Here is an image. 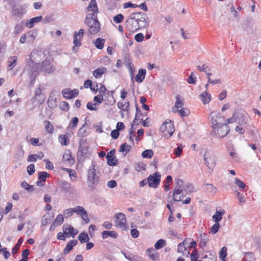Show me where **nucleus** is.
Here are the masks:
<instances>
[{
  "instance_id": "cd10ccee",
  "label": "nucleus",
  "mask_w": 261,
  "mask_h": 261,
  "mask_svg": "<svg viewBox=\"0 0 261 261\" xmlns=\"http://www.w3.org/2000/svg\"><path fill=\"white\" fill-rule=\"evenodd\" d=\"M186 240H185L182 242L179 243L177 247V251L179 253H181L184 255H188L189 254V252L187 250L186 247H185V243Z\"/></svg>"
},
{
  "instance_id": "4be33fe9",
  "label": "nucleus",
  "mask_w": 261,
  "mask_h": 261,
  "mask_svg": "<svg viewBox=\"0 0 261 261\" xmlns=\"http://www.w3.org/2000/svg\"><path fill=\"white\" fill-rule=\"evenodd\" d=\"M77 241L76 240L69 241L66 244L65 248L64 249V253L65 254L69 253L72 250L73 247L77 244Z\"/></svg>"
},
{
  "instance_id": "052dcab7",
  "label": "nucleus",
  "mask_w": 261,
  "mask_h": 261,
  "mask_svg": "<svg viewBox=\"0 0 261 261\" xmlns=\"http://www.w3.org/2000/svg\"><path fill=\"white\" fill-rule=\"evenodd\" d=\"M23 29V25L21 24H17L16 25L14 29V33L15 34H18L22 31Z\"/></svg>"
},
{
  "instance_id": "e2e57ef3",
  "label": "nucleus",
  "mask_w": 261,
  "mask_h": 261,
  "mask_svg": "<svg viewBox=\"0 0 261 261\" xmlns=\"http://www.w3.org/2000/svg\"><path fill=\"white\" fill-rule=\"evenodd\" d=\"M198 254L196 250L193 251L191 254V261H197L198 258Z\"/></svg>"
},
{
  "instance_id": "a18cd8bd",
  "label": "nucleus",
  "mask_w": 261,
  "mask_h": 261,
  "mask_svg": "<svg viewBox=\"0 0 261 261\" xmlns=\"http://www.w3.org/2000/svg\"><path fill=\"white\" fill-rule=\"evenodd\" d=\"M177 112L179 113L181 117H183L188 116L190 113V111L188 109L183 107L181 108L180 110H178Z\"/></svg>"
},
{
  "instance_id": "423d86ee",
  "label": "nucleus",
  "mask_w": 261,
  "mask_h": 261,
  "mask_svg": "<svg viewBox=\"0 0 261 261\" xmlns=\"http://www.w3.org/2000/svg\"><path fill=\"white\" fill-rule=\"evenodd\" d=\"M183 181L181 179H178L177 181V186H175L173 193V200L175 201H181L183 197L182 190L180 187V185H182Z\"/></svg>"
},
{
  "instance_id": "ea45409f",
  "label": "nucleus",
  "mask_w": 261,
  "mask_h": 261,
  "mask_svg": "<svg viewBox=\"0 0 261 261\" xmlns=\"http://www.w3.org/2000/svg\"><path fill=\"white\" fill-rule=\"evenodd\" d=\"M78 239L81 243L87 242L89 240V236L86 232L81 233L79 236Z\"/></svg>"
},
{
  "instance_id": "393cba45",
  "label": "nucleus",
  "mask_w": 261,
  "mask_h": 261,
  "mask_svg": "<svg viewBox=\"0 0 261 261\" xmlns=\"http://www.w3.org/2000/svg\"><path fill=\"white\" fill-rule=\"evenodd\" d=\"M69 134L66 133V134L60 135L59 137V141L62 145L66 146L69 143Z\"/></svg>"
},
{
  "instance_id": "6e6552de",
  "label": "nucleus",
  "mask_w": 261,
  "mask_h": 261,
  "mask_svg": "<svg viewBox=\"0 0 261 261\" xmlns=\"http://www.w3.org/2000/svg\"><path fill=\"white\" fill-rule=\"evenodd\" d=\"M160 181L161 175L158 172H155L152 175H149L147 178L148 186L150 188H156L160 184Z\"/></svg>"
},
{
  "instance_id": "7ed1b4c3",
  "label": "nucleus",
  "mask_w": 261,
  "mask_h": 261,
  "mask_svg": "<svg viewBox=\"0 0 261 261\" xmlns=\"http://www.w3.org/2000/svg\"><path fill=\"white\" fill-rule=\"evenodd\" d=\"M160 129L163 137L169 138L171 137L174 132L173 123L170 120H166L161 125Z\"/></svg>"
},
{
  "instance_id": "6ab92c4d",
  "label": "nucleus",
  "mask_w": 261,
  "mask_h": 261,
  "mask_svg": "<svg viewBox=\"0 0 261 261\" xmlns=\"http://www.w3.org/2000/svg\"><path fill=\"white\" fill-rule=\"evenodd\" d=\"M49 176V174L46 172L42 171L38 173V181H37L36 185L38 186H42L44 182L46 181V178Z\"/></svg>"
},
{
  "instance_id": "13d9d810",
  "label": "nucleus",
  "mask_w": 261,
  "mask_h": 261,
  "mask_svg": "<svg viewBox=\"0 0 261 261\" xmlns=\"http://www.w3.org/2000/svg\"><path fill=\"white\" fill-rule=\"evenodd\" d=\"M187 81L190 84H194L196 83V77L194 76L193 72H192L191 75L188 77Z\"/></svg>"
},
{
  "instance_id": "3c124183",
  "label": "nucleus",
  "mask_w": 261,
  "mask_h": 261,
  "mask_svg": "<svg viewBox=\"0 0 261 261\" xmlns=\"http://www.w3.org/2000/svg\"><path fill=\"white\" fill-rule=\"evenodd\" d=\"M235 184L241 189H244L246 187L245 184L238 178L234 179Z\"/></svg>"
},
{
  "instance_id": "4d7b16f0",
  "label": "nucleus",
  "mask_w": 261,
  "mask_h": 261,
  "mask_svg": "<svg viewBox=\"0 0 261 261\" xmlns=\"http://www.w3.org/2000/svg\"><path fill=\"white\" fill-rule=\"evenodd\" d=\"M21 186L22 188L27 190L30 191H32L33 190V187L31 185H30L26 181H22L21 182Z\"/></svg>"
},
{
  "instance_id": "6e6d98bb",
  "label": "nucleus",
  "mask_w": 261,
  "mask_h": 261,
  "mask_svg": "<svg viewBox=\"0 0 261 261\" xmlns=\"http://www.w3.org/2000/svg\"><path fill=\"white\" fill-rule=\"evenodd\" d=\"M35 171V165L33 164H30L27 167V172L30 175H33Z\"/></svg>"
},
{
  "instance_id": "0e129e2a",
  "label": "nucleus",
  "mask_w": 261,
  "mask_h": 261,
  "mask_svg": "<svg viewBox=\"0 0 261 261\" xmlns=\"http://www.w3.org/2000/svg\"><path fill=\"white\" fill-rule=\"evenodd\" d=\"M130 146L126 143H124L121 145L120 148H119V151L120 152H124L125 151H129V150Z\"/></svg>"
},
{
  "instance_id": "b1692460",
  "label": "nucleus",
  "mask_w": 261,
  "mask_h": 261,
  "mask_svg": "<svg viewBox=\"0 0 261 261\" xmlns=\"http://www.w3.org/2000/svg\"><path fill=\"white\" fill-rule=\"evenodd\" d=\"M146 72L145 69H140L135 77V81L138 83L142 82L145 78Z\"/></svg>"
},
{
  "instance_id": "20e7f679",
  "label": "nucleus",
  "mask_w": 261,
  "mask_h": 261,
  "mask_svg": "<svg viewBox=\"0 0 261 261\" xmlns=\"http://www.w3.org/2000/svg\"><path fill=\"white\" fill-rule=\"evenodd\" d=\"M115 218L116 227L122 230L126 229L127 220L125 215L123 213H119L116 214Z\"/></svg>"
},
{
  "instance_id": "8fccbe9b",
  "label": "nucleus",
  "mask_w": 261,
  "mask_h": 261,
  "mask_svg": "<svg viewBox=\"0 0 261 261\" xmlns=\"http://www.w3.org/2000/svg\"><path fill=\"white\" fill-rule=\"evenodd\" d=\"M65 170L69 173V175L71 178L72 177L75 178V179L73 180L74 181L76 180L77 174L76 172L73 169L66 168L65 169Z\"/></svg>"
},
{
  "instance_id": "c756f323",
  "label": "nucleus",
  "mask_w": 261,
  "mask_h": 261,
  "mask_svg": "<svg viewBox=\"0 0 261 261\" xmlns=\"http://www.w3.org/2000/svg\"><path fill=\"white\" fill-rule=\"evenodd\" d=\"M118 108L122 111H128L129 110V102L128 101H119L117 103Z\"/></svg>"
},
{
  "instance_id": "09e8293b",
  "label": "nucleus",
  "mask_w": 261,
  "mask_h": 261,
  "mask_svg": "<svg viewBox=\"0 0 261 261\" xmlns=\"http://www.w3.org/2000/svg\"><path fill=\"white\" fill-rule=\"evenodd\" d=\"M172 177L171 176L168 175L167 176V177L166 178V181L165 182V190L166 191H168L169 190L170 183L172 181Z\"/></svg>"
},
{
  "instance_id": "f8f14e48",
  "label": "nucleus",
  "mask_w": 261,
  "mask_h": 261,
  "mask_svg": "<svg viewBox=\"0 0 261 261\" xmlns=\"http://www.w3.org/2000/svg\"><path fill=\"white\" fill-rule=\"evenodd\" d=\"M84 34V30L82 29H80L79 32H75L73 36V43L74 46L73 49H75V47H80L81 45V40L82 39Z\"/></svg>"
},
{
  "instance_id": "37998d69",
  "label": "nucleus",
  "mask_w": 261,
  "mask_h": 261,
  "mask_svg": "<svg viewBox=\"0 0 261 261\" xmlns=\"http://www.w3.org/2000/svg\"><path fill=\"white\" fill-rule=\"evenodd\" d=\"M166 241L163 239L159 240L155 244L154 247L156 249H160L165 246Z\"/></svg>"
},
{
  "instance_id": "79ce46f5",
  "label": "nucleus",
  "mask_w": 261,
  "mask_h": 261,
  "mask_svg": "<svg viewBox=\"0 0 261 261\" xmlns=\"http://www.w3.org/2000/svg\"><path fill=\"white\" fill-rule=\"evenodd\" d=\"M227 255V248L223 247L219 252V258L221 260L225 261V258Z\"/></svg>"
},
{
  "instance_id": "c85d7f7f",
  "label": "nucleus",
  "mask_w": 261,
  "mask_h": 261,
  "mask_svg": "<svg viewBox=\"0 0 261 261\" xmlns=\"http://www.w3.org/2000/svg\"><path fill=\"white\" fill-rule=\"evenodd\" d=\"M225 212L224 210L217 211L213 216V219L215 223H219L222 219Z\"/></svg>"
},
{
  "instance_id": "bf43d9fd",
  "label": "nucleus",
  "mask_w": 261,
  "mask_h": 261,
  "mask_svg": "<svg viewBox=\"0 0 261 261\" xmlns=\"http://www.w3.org/2000/svg\"><path fill=\"white\" fill-rule=\"evenodd\" d=\"M236 192L237 193V198L239 199L240 203H245V199L244 195L243 194L240 193L238 191H236Z\"/></svg>"
},
{
  "instance_id": "473e14b6",
  "label": "nucleus",
  "mask_w": 261,
  "mask_h": 261,
  "mask_svg": "<svg viewBox=\"0 0 261 261\" xmlns=\"http://www.w3.org/2000/svg\"><path fill=\"white\" fill-rule=\"evenodd\" d=\"M43 123L46 131L48 133L52 134L54 132V127L51 122L48 120H45Z\"/></svg>"
},
{
  "instance_id": "a211bd4d",
  "label": "nucleus",
  "mask_w": 261,
  "mask_h": 261,
  "mask_svg": "<svg viewBox=\"0 0 261 261\" xmlns=\"http://www.w3.org/2000/svg\"><path fill=\"white\" fill-rule=\"evenodd\" d=\"M175 103L174 107L172 108V111L173 113H176L178 111L179 108H183L184 104L183 99H181V97L179 95H176L175 96Z\"/></svg>"
},
{
  "instance_id": "39448f33",
  "label": "nucleus",
  "mask_w": 261,
  "mask_h": 261,
  "mask_svg": "<svg viewBox=\"0 0 261 261\" xmlns=\"http://www.w3.org/2000/svg\"><path fill=\"white\" fill-rule=\"evenodd\" d=\"M138 26L136 19L132 18L127 19L126 21V29L129 33H125V36L128 37L129 35L139 30Z\"/></svg>"
},
{
  "instance_id": "49530a36",
  "label": "nucleus",
  "mask_w": 261,
  "mask_h": 261,
  "mask_svg": "<svg viewBox=\"0 0 261 261\" xmlns=\"http://www.w3.org/2000/svg\"><path fill=\"white\" fill-rule=\"evenodd\" d=\"M74 214L73 208L66 209L63 212V215L66 218H68L71 217Z\"/></svg>"
},
{
  "instance_id": "680f3d73",
  "label": "nucleus",
  "mask_w": 261,
  "mask_h": 261,
  "mask_svg": "<svg viewBox=\"0 0 261 261\" xmlns=\"http://www.w3.org/2000/svg\"><path fill=\"white\" fill-rule=\"evenodd\" d=\"M38 159L36 154H30L28 156L27 161L29 162H35Z\"/></svg>"
},
{
  "instance_id": "412c9836",
  "label": "nucleus",
  "mask_w": 261,
  "mask_h": 261,
  "mask_svg": "<svg viewBox=\"0 0 261 261\" xmlns=\"http://www.w3.org/2000/svg\"><path fill=\"white\" fill-rule=\"evenodd\" d=\"M146 253L152 260L156 261L158 260L159 254L153 248H148L146 250Z\"/></svg>"
},
{
  "instance_id": "9b49d317",
  "label": "nucleus",
  "mask_w": 261,
  "mask_h": 261,
  "mask_svg": "<svg viewBox=\"0 0 261 261\" xmlns=\"http://www.w3.org/2000/svg\"><path fill=\"white\" fill-rule=\"evenodd\" d=\"M214 129L216 134L220 138L226 136L229 131L227 125L221 123H220V125H217V128Z\"/></svg>"
},
{
  "instance_id": "4c0bfd02",
  "label": "nucleus",
  "mask_w": 261,
  "mask_h": 261,
  "mask_svg": "<svg viewBox=\"0 0 261 261\" xmlns=\"http://www.w3.org/2000/svg\"><path fill=\"white\" fill-rule=\"evenodd\" d=\"M27 36H30L33 40H34L35 39V37L34 36L33 33H32V31H29L27 33H25L21 36L19 40L20 42L21 43H25Z\"/></svg>"
},
{
  "instance_id": "a878e982",
  "label": "nucleus",
  "mask_w": 261,
  "mask_h": 261,
  "mask_svg": "<svg viewBox=\"0 0 261 261\" xmlns=\"http://www.w3.org/2000/svg\"><path fill=\"white\" fill-rule=\"evenodd\" d=\"M41 19V16L33 17L27 21L26 26L28 28L31 29L34 27L35 23H37L40 21Z\"/></svg>"
},
{
  "instance_id": "f03ea898",
  "label": "nucleus",
  "mask_w": 261,
  "mask_h": 261,
  "mask_svg": "<svg viewBox=\"0 0 261 261\" xmlns=\"http://www.w3.org/2000/svg\"><path fill=\"white\" fill-rule=\"evenodd\" d=\"M85 22L89 27L88 32L90 34L95 35L100 31V24L97 17L90 18L87 16L85 18Z\"/></svg>"
},
{
  "instance_id": "aec40b11",
  "label": "nucleus",
  "mask_w": 261,
  "mask_h": 261,
  "mask_svg": "<svg viewBox=\"0 0 261 261\" xmlns=\"http://www.w3.org/2000/svg\"><path fill=\"white\" fill-rule=\"evenodd\" d=\"M107 72V69L105 67L97 68L93 71L92 74L96 79H99L102 77V75Z\"/></svg>"
},
{
  "instance_id": "f704fd0d",
  "label": "nucleus",
  "mask_w": 261,
  "mask_h": 261,
  "mask_svg": "<svg viewBox=\"0 0 261 261\" xmlns=\"http://www.w3.org/2000/svg\"><path fill=\"white\" fill-rule=\"evenodd\" d=\"M105 40L100 38H98L94 41V45L96 47L99 49H101L104 47Z\"/></svg>"
},
{
  "instance_id": "ddd939ff",
  "label": "nucleus",
  "mask_w": 261,
  "mask_h": 261,
  "mask_svg": "<svg viewBox=\"0 0 261 261\" xmlns=\"http://www.w3.org/2000/svg\"><path fill=\"white\" fill-rule=\"evenodd\" d=\"M79 93V91L76 89L73 90L69 88L64 89L62 91V94L63 97L67 99H70L76 97Z\"/></svg>"
},
{
  "instance_id": "603ef678",
  "label": "nucleus",
  "mask_w": 261,
  "mask_h": 261,
  "mask_svg": "<svg viewBox=\"0 0 261 261\" xmlns=\"http://www.w3.org/2000/svg\"><path fill=\"white\" fill-rule=\"evenodd\" d=\"M220 227V224L219 223H215L211 228L210 232L213 234L216 233Z\"/></svg>"
},
{
  "instance_id": "0eeeda50",
  "label": "nucleus",
  "mask_w": 261,
  "mask_h": 261,
  "mask_svg": "<svg viewBox=\"0 0 261 261\" xmlns=\"http://www.w3.org/2000/svg\"><path fill=\"white\" fill-rule=\"evenodd\" d=\"M216 156L210 152H205L204 154V161L205 165L210 169H213L216 166Z\"/></svg>"
},
{
  "instance_id": "c9c22d12",
  "label": "nucleus",
  "mask_w": 261,
  "mask_h": 261,
  "mask_svg": "<svg viewBox=\"0 0 261 261\" xmlns=\"http://www.w3.org/2000/svg\"><path fill=\"white\" fill-rule=\"evenodd\" d=\"M17 60V58L16 56H13V57H10L9 59V61H8L9 70H11L14 68V66L16 65Z\"/></svg>"
},
{
  "instance_id": "bb28decb",
  "label": "nucleus",
  "mask_w": 261,
  "mask_h": 261,
  "mask_svg": "<svg viewBox=\"0 0 261 261\" xmlns=\"http://www.w3.org/2000/svg\"><path fill=\"white\" fill-rule=\"evenodd\" d=\"M200 97L202 103L204 105L208 104L211 100V95L206 91L202 92L200 95Z\"/></svg>"
},
{
  "instance_id": "7c9ffc66",
  "label": "nucleus",
  "mask_w": 261,
  "mask_h": 261,
  "mask_svg": "<svg viewBox=\"0 0 261 261\" xmlns=\"http://www.w3.org/2000/svg\"><path fill=\"white\" fill-rule=\"evenodd\" d=\"M78 154L83 157H87L89 155L88 147L82 146V143H80Z\"/></svg>"
},
{
  "instance_id": "69168bd1",
  "label": "nucleus",
  "mask_w": 261,
  "mask_h": 261,
  "mask_svg": "<svg viewBox=\"0 0 261 261\" xmlns=\"http://www.w3.org/2000/svg\"><path fill=\"white\" fill-rule=\"evenodd\" d=\"M182 149L183 146L182 144L179 145L175 150V155L177 156H180L181 155Z\"/></svg>"
},
{
  "instance_id": "774afa93",
  "label": "nucleus",
  "mask_w": 261,
  "mask_h": 261,
  "mask_svg": "<svg viewBox=\"0 0 261 261\" xmlns=\"http://www.w3.org/2000/svg\"><path fill=\"white\" fill-rule=\"evenodd\" d=\"M136 170L139 172L141 170H146V166L143 164H138L136 166Z\"/></svg>"
},
{
  "instance_id": "5701e85b",
  "label": "nucleus",
  "mask_w": 261,
  "mask_h": 261,
  "mask_svg": "<svg viewBox=\"0 0 261 261\" xmlns=\"http://www.w3.org/2000/svg\"><path fill=\"white\" fill-rule=\"evenodd\" d=\"M63 160L66 162H68L69 164H72L74 162V159L72 157L71 152L69 150H66L64 152L63 156Z\"/></svg>"
},
{
  "instance_id": "338daca9",
  "label": "nucleus",
  "mask_w": 261,
  "mask_h": 261,
  "mask_svg": "<svg viewBox=\"0 0 261 261\" xmlns=\"http://www.w3.org/2000/svg\"><path fill=\"white\" fill-rule=\"evenodd\" d=\"M144 36L142 33H138L135 36V39L136 41L140 42L143 40Z\"/></svg>"
},
{
  "instance_id": "864d4df0",
  "label": "nucleus",
  "mask_w": 261,
  "mask_h": 261,
  "mask_svg": "<svg viewBox=\"0 0 261 261\" xmlns=\"http://www.w3.org/2000/svg\"><path fill=\"white\" fill-rule=\"evenodd\" d=\"M93 101L98 105L103 101V97H102L101 94H98L94 97Z\"/></svg>"
},
{
  "instance_id": "a19ab883",
  "label": "nucleus",
  "mask_w": 261,
  "mask_h": 261,
  "mask_svg": "<svg viewBox=\"0 0 261 261\" xmlns=\"http://www.w3.org/2000/svg\"><path fill=\"white\" fill-rule=\"evenodd\" d=\"M153 155V152L151 149H146L142 153L143 158L151 159Z\"/></svg>"
},
{
  "instance_id": "4468645a",
  "label": "nucleus",
  "mask_w": 261,
  "mask_h": 261,
  "mask_svg": "<svg viewBox=\"0 0 261 261\" xmlns=\"http://www.w3.org/2000/svg\"><path fill=\"white\" fill-rule=\"evenodd\" d=\"M63 231L67 238L74 237L77 233V230L69 225H64L63 226Z\"/></svg>"
},
{
  "instance_id": "72a5a7b5",
  "label": "nucleus",
  "mask_w": 261,
  "mask_h": 261,
  "mask_svg": "<svg viewBox=\"0 0 261 261\" xmlns=\"http://www.w3.org/2000/svg\"><path fill=\"white\" fill-rule=\"evenodd\" d=\"M79 118L77 117L72 118L67 126V129H75L79 123Z\"/></svg>"
},
{
  "instance_id": "de8ad7c7",
  "label": "nucleus",
  "mask_w": 261,
  "mask_h": 261,
  "mask_svg": "<svg viewBox=\"0 0 261 261\" xmlns=\"http://www.w3.org/2000/svg\"><path fill=\"white\" fill-rule=\"evenodd\" d=\"M59 107L62 111L65 112H67L69 109V105L66 101L61 102Z\"/></svg>"
},
{
  "instance_id": "2f4dec72",
  "label": "nucleus",
  "mask_w": 261,
  "mask_h": 261,
  "mask_svg": "<svg viewBox=\"0 0 261 261\" xmlns=\"http://www.w3.org/2000/svg\"><path fill=\"white\" fill-rule=\"evenodd\" d=\"M101 236L103 239H106L108 237H110L113 238H116L117 237V234L115 231L105 230L101 232Z\"/></svg>"
},
{
  "instance_id": "2eb2a0df",
  "label": "nucleus",
  "mask_w": 261,
  "mask_h": 261,
  "mask_svg": "<svg viewBox=\"0 0 261 261\" xmlns=\"http://www.w3.org/2000/svg\"><path fill=\"white\" fill-rule=\"evenodd\" d=\"M137 20L139 29L145 28L149 25L148 18L145 15H142L139 18L136 19Z\"/></svg>"
},
{
  "instance_id": "c03bdc74",
  "label": "nucleus",
  "mask_w": 261,
  "mask_h": 261,
  "mask_svg": "<svg viewBox=\"0 0 261 261\" xmlns=\"http://www.w3.org/2000/svg\"><path fill=\"white\" fill-rule=\"evenodd\" d=\"M124 16L122 14H118L113 17V21L116 23H120L124 20Z\"/></svg>"
},
{
  "instance_id": "dca6fc26",
  "label": "nucleus",
  "mask_w": 261,
  "mask_h": 261,
  "mask_svg": "<svg viewBox=\"0 0 261 261\" xmlns=\"http://www.w3.org/2000/svg\"><path fill=\"white\" fill-rule=\"evenodd\" d=\"M115 150H112L107 153V164L109 166H115L117 164L118 161L115 157Z\"/></svg>"
},
{
  "instance_id": "5fc2aeb1",
  "label": "nucleus",
  "mask_w": 261,
  "mask_h": 261,
  "mask_svg": "<svg viewBox=\"0 0 261 261\" xmlns=\"http://www.w3.org/2000/svg\"><path fill=\"white\" fill-rule=\"evenodd\" d=\"M97 105L95 102L92 103L91 102H89L87 104V108L89 110L96 111L97 109Z\"/></svg>"
},
{
  "instance_id": "f257e3e1",
  "label": "nucleus",
  "mask_w": 261,
  "mask_h": 261,
  "mask_svg": "<svg viewBox=\"0 0 261 261\" xmlns=\"http://www.w3.org/2000/svg\"><path fill=\"white\" fill-rule=\"evenodd\" d=\"M95 169V165L92 164L88 171L87 173V185L92 189H95L99 181V176Z\"/></svg>"
},
{
  "instance_id": "e433bc0d",
  "label": "nucleus",
  "mask_w": 261,
  "mask_h": 261,
  "mask_svg": "<svg viewBox=\"0 0 261 261\" xmlns=\"http://www.w3.org/2000/svg\"><path fill=\"white\" fill-rule=\"evenodd\" d=\"M199 238L200 239V244L201 246H205L207 244L208 237L206 233H203L199 235Z\"/></svg>"
},
{
  "instance_id": "1a4fd4ad",
  "label": "nucleus",
  "mask_w": 261,
  "mask_h": 261,
  "mask_svg": "<svg viewBox=\"0 0 261 261\" xmlns=\"http://www.w3.org/2000/svg\"><path fill=\"white\" fill-rule=\"evenodd\" d=\"M74 213L80 216L82 219L86 223H88L90 222L88 213L85 208L82 206H76L73 208Z\"/></svg>"
},
{
  "instance_id": "9d476101",
  "label": "nucleus",
  "mask_w": 261,
  "mask_h": 261,
  "mask_svg": "<svg viewBox=\"0 0 261 261\" xmlns=\"http://www.w3.org/2000/svg\"><path fill=\"white\" fill-rule=\"evenodd\" d=\"M87 10L89 12H91L88 14L89 16H91L90 18L97 17L98 9L96 0H91Z\"/></svg>"
},
{
  "instance_id": "58836bf2",
  "label": "nucleus",
  "mask_w": 261,
  "mask_h": 261,
  "mask_svg": "<svg viewBox=\"0 0 261 261\" xmlns=\"http://www.w3.org/2000/svg\"><path fill=\"white\" fill-rule=\"evenodd\" d=\"M64 222V217L62 214H59L57 216L55 219L53 225L55 226H60Z\"/></svg>"
},
{
  "instance_id": "f3484780",
  "label": "nucleus",
  "mask_w": 261,
  "mask_h": 261,
  "mask_svg": "<svg viewBox=\"0 0 261 261\" xmlns=\"http://www.w3.org/2000/svg\"><path fill=\"white\" fill-rule=\"evenodd\" d=\"M210 118H211V122L213 124V128L216 129L217 125H220V123L217 122L218 119L220 118V114L217 112H212L210 115Z\"/></svg>"
}]
</instances>
